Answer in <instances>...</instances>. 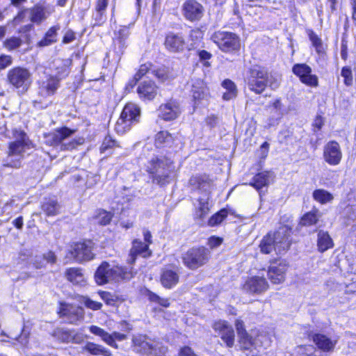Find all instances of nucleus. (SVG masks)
Here are the masks:
<instances>
[{
  "mask_svg": "<svg viewBox=\"0 0 356 356\" xmlns=\"http://www.w3.org/2000/svg\"><path fill=\"white\" fill-rule=\"evenodd\" d=\"M165 46L172 52H179L184 50L185 42L181 34L170 33L165 38Z\"/></svg>",
  "mask_w": 356,
  "mask_h": 356,
  "instance_id": "obj_25",
  "label": "nucleus"
},
{
  "mask_svg": "<svg viewBox=\"0 0 356 356\" xmlns=\"http://www.w3.org/2000/svg\"><path fill=\"white\" fill-rule=\"evenodd\" d=\"M269 176V172H259L253 177L252 181L250 183V185L259 191L268 184Z\"/></svg>",
  "mask_w": 356,
  "mask_h": 356,
  "instance_id": "obj_42",
  "label": "nucleus"
},
{
  "mask_svg": "<svg viewBox=\"0 0 356 356\" xmlns=\"http://www.w3.org/2000/svg\"><path fill=\"white\" fill-rule=\"evenodd\" d=\"M307 33L309 40L311 41L312 46L314 47L316 54L320 56H323L325 54L326 51L321 38L312 30H309Z\"/></svg>",
  "mask_w": 356,
  "mask_h": 356,
  "instance_id": "obj_39",
  "label": "nucleus"
},
{
  "mask_svg": "<svg viewBox=\"0 0 356 356\" xmlns=\"http://www.w3.org/2000/svg\"><path fill=\"white\" fill-rule=\"evenodd\" d=\"M83 302L86 307L92 310H99L102 307V304L101 302L94 301L90 298H86Z\"/></svg>",
  "mask_w": 356,
  "mask_h": 356,
  "instance_id": "obj_59",
  "label": "nucleus"
},
{
  "mask_svg": "<svg viewBox=\"0 0 356 356\" xmlns=\"http://www.w3.org/2000/svg\"><path fill=\"white\" fill-rule=\"evenodd\" d=\"M291 229L286 226L280 227L275 232L271 234V238L275 245L277 254H284L290 248Z\"/></svg>",
  "mask_w": 356,
  "mask_h": 356,
  "instance_id": "obj_9",
  "label": "nucleus"
},
{
  "mask_svg": "<svg viewBox=\"0 0 356 356\" xmlns=\"http://www.w3.org/2000/svg\"><path fill=\"white\" fill-rule=\"evenodd\" d=\"M259 248L264 254H270L273 250L275 251V245L273 239L271 238V233L264 236L260 242Z\"/></svg>",
  "mask_w": 356,
  "mask_h": 356,
  "instance_id": "obj_45",
  "label": "nucleus"
},
{
  "mask_svg": "<svg viewBox=\"0 0 356 356\" xmlns=\"http://www.w3.org/2000/svg\"><path fill=\"white\" fill-rule=\"evenodd\" d=\"M147 296L148 297V299L153 302H156L161 306H163L164 307H168L170 305L169 300L167 298H161L156 293L148 291Z\"/></svg>",
  "mask_w": 356,
  "mask_h": 356,
  "instance_id": "obj_53",
  "label": "nucleus"
},
{
  "mask_svg": "<svg viewBox=\"0 0 356 356\" xmlns=\"http://www.w3.org/2000/svg\"><path fill=\"white\" fill-rule=\"evenodd\" d=\"M159 116L165 121L177 119L181 113L180 103L176 99H170L161 104L159 108Z\"/></svg>",
  "mask_w": 356,
  "mask_h": 356,
  "instance_id": "obj_13",
  "label": "nucleus"
},
{
  "mask_svg": "<svg viewBox=\"0 0 356 356\" xmlns=\"http://www.w3.org/2000/svg\"><path fill=\"white\" fill-rule=\"evenodd\" d=\"M92 243L90 241L75 243L70 253L76 261L81 263L92 259L95 257L92 252Z\"/></svg>",
  "mask_w": 356,
  "mask_h": 356,
  "instance_id": "obj_12",
  "label": "nucleus"
},
{
  "mask_svg": "<svg viewBox=\"0 0 356 356\" xmlns=\"http://www.w3.org/2000/svg\"><path fill=\"white\" fill-rule=\"evenodd\" d=\"M179 280V276L176 270L164 268L160 275V281L162 286L165 289H172L175 286Z\"/></svg>",
  "mask_w": 356,
  "mask_h": 356,
  "instance_id": "obj_27",
  "label": "nucleus"
},
{
  "mask_svg": "<svg viewBox=\"0 0 356 356\" xmlns=\"http://www.w3.org/2000/svg\"><path fill=\"white\" fill-rule=\"evenodd\" d=\"M76 39L75 33L72 30H67L63 38V44H68L73 42Z\"/></svg>",
  "mask_w": 356,
  "mask_h": 356,
  "instance_id": "obj_61",
  "label": "nucleus"
},
{
  "mask_svg": "<svg viewBox=\"0 0 356 356\" xmlns=\"http://www.w3.org/2000/svg\"><path fill=\"white\" fill-rule=\"evenodd\" d=\"M54 12V8L49 4L38 3L30 10L31 21L39 24L46 19L48 16Z\"/></svg>",
  "mask_w": 356,
  "mask_h": 356,
  "instance_id": "obj_21",
  "label": "nucleus"
},
{
  "mask_svg": "<svg viewBox=\"0 0 356 356\" xmlns=\"http://www.w3.org/2000/svg\"><path fill=\"white\" fill-rule=\"evenodd\" d=\"M57 257L53 251L49 250L42 254H37L31 259V264L36 269L45 268L47 264H56Z\"/></svg>",
  "mask_w": 356,
  "mask_h": 356,
  "instance_id": "obj_23",
  "label": "nucleus"
},
{
  "mask_svg": "<svg viewBox=\"0 0 356 356\" xmlns=\"http://www.w3.org/2000/svg\"><path fill=\"white\" fill-rule=\"evenodd\" d=\"M204 9L202 4L195 0H187L181 6V13L185 19L190 22L200 20L203 17Z\"/></svg>",
  "mask_w": 356,
  "mask_h": 356,
  "instance_id": "obj_10",
  "label": "nucleus"
},
{
  "mask_svg": "<svg viewBox=\"0 0 356 356\" xmlns=\"http://www.w3.org/2000/svg\"><path fill=\"white\" fill-rule=\"evenodd\" d=\"M238 338L241 348L244 350H250L252 356L258 353L257 348L259 347L264 346L262 340L266 339V337L262 334H259L255 339H253L247 332L238 336Z\"/></svg>",
  "mask_w": 356,
  "mask_h": 356,
  "instance_id": "obj_15",
  "label": "nucleus"
},
{
  "mask_svg": "<svg viewBox=\"0 0 356 356\" xmlns=\"http://www.w3.org/2000/svg\"><path fill=\"white\" fill-rule=\"evenodd\" d=\"M320 215L317 211H312L305 213L301 218L300 224L304 226L314 225L318 220Z\"/></svg>",
  "mask_w": 356,
  "mask_h": 356,
  "instance_id": "obj_48",
  "label": "nucleus"
},
{
  "mask_svg": "<svg viewBox=\"0 0 356 356\" xmlns=\"http://www.w3.org/2000/svg\"><path fill=\"white\" fill-rule=\"evenodd\" d=\"M151 254L152 252L149 249L148 244H145L138 239H134L127 262L131 266L135 263L138 256L140 255L145 258L150 257Z\"/></svg>",
  "mask_w": 356,
  "mask_h": 356,
  "instance_id": "obj_18",
  "label": "nucleus"
},
{
  "mask_svg": "<svg viewBox=\"0 0 356 356\" xmlns=\"http://www.w3.org/2000/svg\"><path fill=\"white\" fill-rule=\"evenodd\" d=\"M228 215V211L226 209H222L216 214L212 216L209 220V225L210 226H216L219 225Z\"/></svg>",
  "mask_w": 356,
  "mask_h": 356,
  "instance_id": "obj_51",
  "label": "nucleus"
},
{
  "mask_svg": "<svg viewBox=\"0 0 356 356\" xmlns=\"http://www.w3.org/2000/svg\"><path fill=\"white\" fill-rule=\"evenodd\" d=\"M136 274V272L134 270L133 267L113 266V282H115L129 281Z\"/></svg>",
  "mask_w": 356,
  "mask_h": 356,
  "instance_id": "obj_31",
  "label": "nucleus"
},
{
  "mask_svg": "<svg viewBox=\"0 0 356 356\" xmlns=\"http://www.w3.org/2000/svg\"><path fill=\"white\" fill-rule=\"evenodd\" d=\"M101 298L105 302L106 304L109 305H113L115 303V299L113 296L107 291H100L99 293Z\"/></svg>",
  "mask_w": 356,
  "mask_h": 356,
  "instance_id": "obj_58",
  "label": "nucleus"
},
{
  "mask_svg": "<svg viewBox=\"0 0 356 356\" xmlns=\"http://www.w3.org/2000/svg\"><path fill=\"white\" fill-rule=\"evenodd\" d=\"M267 86L272 90L278 88L281 82V76L275 73L269 72L266 69V76L264 78Z\"/></svg>",
  "mask_w": 356,
  "mask_h": 356,
  "instance_id": "obj_47",
  "label": "nucleus"
},
{
  "mask_svg": "<svg viewBox=\"0 0 356 356\" xmlns=\"http://www.w3.org/2000/svg\"><path fill=\"white\" fill-rule=\"evenodd\" d=\"M59 314L60 316H67L74 314L73 316L69 317L70 323H75L77 321L83 318L81 309L79 308H74L70 305L61 304Z\"/></svg>",
  "mask_w": 356,
  "mask_h": 356,
  "instance_id": "obj_35",
  "label": "nucleus"
},
{
  "mask_svg": "<svg viewBox=\"0 0 356 356\" xmlns=\"http://www.w3.org/2000/svg\"><path fill=\"white\" fill-rule=\"evenodd\" d=\"M6 79L8 83L22 94L28 90L32 83L31 72L27 68L22 67H15L10 70Z\"/></svg>",
  "mask_w": 356,
  "mask_h": 356,
  "instance_id": "obj_6",
  "label": "nucleus"
},
{
  "mask_svg": "<svg viewBox=\"0 0 356 356\" xmlns=\"http://www.w3.org/2000/svg\"><path fill=\"white\" fill-rule=\"evenodd\" d=\"M13 63V58L10 56L1 55L0 56V70L6 69Z\"/></svg>",
  "mask_w": 356,
  "mask_h": 356,
  "instance_id": "obj_60",
  "label": "nucleus"
},
{
  "mask_svg": "<svg viewBox=\"0 0 356 356\" xmlns=\"http://www.w3.org/2000/svg\"><path fill=\"white\" fill-rule=\"evenodd\" d=\"M60 29L59 26L51 27L46 33L44 37L38 42L39 47L49 46L56 42L57 31Z\"/></svg>",
  "mask_w": 356,
  "mask_h": 356,
  "instance_id": "obj_40",
  "label": "nucleus"
},
{
  "mask_svg": "<svg viewBox=\"0 0 356 356\" xmlns=\"http://www.w3.org/2000/svg\"><path fill=\"white\" fill-rule=\"evenodd\" d=\"M83 349L91 355H104L111 356L112 354L108 349L105 348L101 345L88 341L83 347Z\"/></svg>",
  "mask_w": 356,
  "mask_h": 356,
  "instance_id": "obj_37",
  "label": "nucleus"
},
{
  "mask_svg": "<svg viewBox=\"0 0 356 356\" xmlns=\"http://www.w3.org/2000/svg\"><path fill=\"white\" fill-rule=\"evenodd\" d=\"M65 277L74 285L84 286L86 284V277L83 270L79 268H69L65 271Z\"/></svg>",
  "mask_w": 356,
  "mask_h": 356,
  "instance_id": "obj_30",
  "label": "nucleus"
},
{
  "mask_svg": "<svg viewBox=\"0 0 356 356\" xmlns=\"http://www.w3.org/2000/svg\"><path fill=\"white\" fill-rule=\"evenodd\" d=\"M22 40L19 38L13 37L9 39H7L4 42V45L6 49L10 51L16 49L19 47L22 44Z\"/></svg>",
  "mask_w": 356,
  "mask_h": 356,
  "instance_id": "obj_54",
  "label": "nucleus"
},
{
  "mask_svg": "<svg viewBox=\"0 0 356 356\" xmlns=\"http://www.w3.org/2000/svg\"><path fill=\"white\" fill-rule=\"evenodd\" d=\"M211 40L224 52L236 51L240 47L239 38L232 32H215L211 36Z\"/></svg>",
  "mask_w": 356,
  "mask_h": 356,
  "instance_id": "obj_8",
  "label": "nucleus"
},
{
  "mask_svg": "<svg viewBox=\"0 0 356 356\" xmlns=\"http://www.w3.org/2000/svg\"><path fill=\"white\" fill-rule=\"evenodd\" d=\"M137 92L141 99L152 100L157 94V86L152 81H144L138 86Z\"/></svg>",
  "mask_w": 356,
  "mask_h": 356,
  "instance_id": "obj_28",
  "label": "nucleus"
},
{
  "mask_svg": "<svg viewBox=\"0 0 356 356\" xmlns=\"http://www.w3.org/2000/svg\"><path fill=\"white\" fill-rule=\"evenodd\" d=\"M172 141V136L166 131H159L155 136V145L158 147L170 145Z\"/></svg>",
  "mask_w": 356,
  "mask_h": 356,
  "instance_id": "obj_43",
  "label": "nucleus"
},
{
  "mask_svg": "<svg viewBox=\"0 0 356 356\" xmlns=\"http://www.w3.org/2000/svg\"><path fill=\"white\" fill-rule=\"evenodd\" d=\"M180 356H196L191 348L184 346L180 349Z\"/></svg>",
  "mask_w": 356,
  "mask_h": 356,
  "instance_id": "obj_64",
  "label": "nucleus"
},
{
  "mask_svg": "<svg viewBox=\"0 0 356 356\" xmlns=\"http://www.w3.org/2000/svg\"><path fill=\"white\" fill-rule=\"evenodd\" d=\"M323 157L325 161L330 165H338L342 158V153L339 143L335 141L329 142L324 147Z\"/></svg>",
  "mask_w": 356,
  "mask_h": 356,
  "instance_id": "obj_19",
  "label": "nucleus"
},
{
  "mask_svg": "<svg viewBox=\"0 0 356 356\" xmlns=\"http://www.w3.org/2000/svg\"><path fill=\"white\" fill-rule=\"evenodd\" d=\"M60 79L54 75H49L40 83L38 93L40 96L47 97L56 93L60 87Z\"/></svg>",
  "mask_w": 356,
  "mask_h": 356,
  "instance_id": "obj_20",
  "label": "nucleus"
},
{
  "mask_svg": "<svg viewBox=\"0 0 356 356\" xmlns=\"http://www.w3.org/2000/svg\"><path fill=\"white\" fill-rule=\"evenodd\" d=\"M140 118V107L134 103H127L115 124V131L118 134H123L130 129L133 124L138 122Z\"/></svg>",
  "mask_w": 356,
  "mask_h": 356,
  "instance_id": "obj_5",
  "label": "nucleus"
},
{
  "mask_svg": "<svg viewBox=\"0 0 356 356\" xmlns=\"http://www.w3.org/2000/svg\"><path fill=\"white\" fill-rule=\"evenodd\" d=\"M312 340L319 349L325 352L333 350L337 343V339H331L320 333L314 334Z\"/></svg>",
  "mask_w": 356,
  "mask_h": 356,
  "instance_id": "obj_26",
  "label": "nucleus"
},
{
  "mask_svg": "<svg viewBox=\"0 0 356 356\" xmlns=\"http://www.w3.org/2000/svg\"><path fill=\"white\" fill-rule=\"evenodd\" d=\"M134 350L141 354H150L153 350V346L147 341L145 335H136L132 339Z\"/></svg>",
  "mask_w": 356,
  "mask_h": 356,
  "instance_id": "obj_29",
  "label": "nucleus"
},
{
  "mask_svg": "<svg viewBox=\"0 0 356 356\" xmlns=\"http://www.w3.org/2000/svg\"><path fill=\"white\" fill-rule=\"evenodd\" d=\"M213 330L218 333L222 340L227 347H232L234 344V332L232 327L225 321H219L213 323Z\"/></svg>",
  "mask_w": 356,
  "mask_h": 356,
  "instance_id": "obj_17",
  "label": "nucleus"
},
{
  "mask_svg": "<svg viewBox=\"0 0 356 356\" xmlns=\"http://www.w3.org/2000/svg\"><path fill=\"white\" fill-rule=\"evenodd\" d=\"M108 0H98L96 6V10L99 16V20L103 19L106 9L108 6Z\"/></svg>",
  "mask_w": 356,
  "mask_h": 356,
  "instance_id": "obj_55",
  "label": "nucleus"
},
{
  "mask_svg": "<svg viewBox=\"0 0 356 356\" xmlns=\"http://www.w3.org/2000/svg\"><path fill=\"white\" fill-rule=\"evenodd\" d=\"M341 76L344 78V83L347 86H350L352 83V71L348 67H343L341 70Z\"/></svg>",
  "mask_w": 356,
  "mask_h": 356,
  "instance_id": "obj_57",
  "label": "nucleus"
},
{
  "mask_svg": "<svg viewBox=\"0 0 356 356\" xmlns=\"http://www.w3.org/2000/svg\"><path fill=\"white\" fill-rule=\"evenodd\" d=\"M72 64V60L67 59H57L54 62V67L56 72L55 75L60 80L65 78L70 73V67Z\"/></svg>",
  "mask_w": 356,
  "mask_h": 356,
  "instance_id": "obj_34",
  "label": "nucleus"
},
{
  "mask_svg": "<svg viewBox=\"0 0 356 356\" xmlns=\"http://www.w3.org/2000/svg\"><path fill=\"white\" fill-rule=\"evenodd\" d=\"M113 266L108 262H102L97 269L95 279L99 285H102L109 282H113Z\"/></svg>",
  "mask_w": 356,
  "mask_h": 356,
  "instance_id": "obj_22",
  "label": "nucleus"
},
{
  "mask_svg": "<svg viewBox=\"0 0 356 356\" xmlns=\"http://www.w3.org/2000/svg\"><path fill=\"white\" fill-rule=\"evenodd\" d=\"M208 200L209 197L199 199V207L196 212V217L203 219L207 215L209 211Z\"/></svg>",
  "mask_w": 356,
  "mask_h": 356,
  "instance_id": "obj_49",
  "label": "nucleus"
},
{
  "mask_svg": "<svg viewBox=\"0 0 356 356\" xmlns=\"http://www.w3.org/2000/svg\"><path fill=\"white\" fill-rule=\"evenodd\" d=\"M41 209L47 216H55L60 213V206L55 197H44Z\"/></svg>",
  "mask_w": 356,
  "mask_h": 356,
  "instance_id": "obj_32",
  "label": "nucleus"
},
{
  "mask_svg": "<svg viewBox=\"0 0 356 356\" xmlns=\"http://www.w3.org/2000/svg\"><path fill=\"white\" fill-rule=\"evenodd\" d=\"M198 56H199L200 60L204 61V65L205 66L209 65V63L207 61L211 57V54L209 52H208L205 50H201V51H198Z\"/></svg>",
  "mask_w": 356,
  "mask_h": 356,
  "instance_id": "obj_62",
  "label": "nucleus"
},
{
  "mask_svg": "<svg viewBox=\"0 0 356 356\" xmlns=\"http://www.w3.org/2000/svg\"><path fill=\"white\" fill-rule=\"evenodd\" d=\"M210 251L203 246L192 248L182 254L184 264L191 270H195L207 263Z\"/></svg>",
  "mask_w": 356,
  "mask_h": 356,
  "instance_id": "obj_7",
  "label": "nucleus"
},
{
  "mask_svg": "<svg viewBox=\"0 0 356 356\" xmlns=\"http://www.w3.org/2000/svg\"><path fill=\"white\" fill-rule=\"evenodd\" d=\"M116 145V141L113 140L110 136H108L105 137L101 147L100 150L101 152L104 153L107 150H108L110 148H112L113 147Z\"/></svg>",
  "mask_w": 356,
  "mask_h": 356,
  "instance_id": "obj_56",
  "label": "nucleus"
},
{
  "mask_svg": "<svg viewBox=\"0 0 356 356\" xmlns=\"http://www.w3.org/2000/svg\"><path fill=\"white\" fill-rule=\"evenodd\" d=\"M222 87L226 90L222 95V99L225 101L231 100L237 96L238 90L236 84L230 79H225L221 83Z\"/></svg>",
  "mask_w": 356,
  "mask_h": 356,
  "instance_id": "obj_38",
  "label": "nucleus"
},
{
  "mask_svg": "<svg viewBox=\"0 0 356 356\" xmlns=\"http://www.w3.org/2000/svg\"><path fill=\"white\" fill-rule=\"evenodd\" d=\"M292 71L299 77L300 81L307 86L316 87L318 79L316 75L312 74V68L305 63H297L293 66Z\"/></svg>",
  "mask_w": 356,
  "mask_h": 356,
  "instance_id": "obj_11",
  "label": "nucleus"
},
{
  "mask_svg": "<svg viewBox=\"0 0 356 356\" xmlns=\"http://www.w3.org/2000/svg\"><path fill=\"white\" fill-rule=\"evenodd\" d=\"M314 199L321 204H326L333 200V195L324 189H317L313 192Z\"/></svg>",
  "mask_w": 356,
  "mask_h": 356,
  "instance_id": "obj_46",
  "label": "nucleus"
},
{
  "mask_svg": "<svg viewBox=\"0 0 356 356\" xmlns=\"http://www.w3.org/2000/svg\"><path fill=\"white\" fill-rule=\"evenodd\" d=\"M266 76V68L255 65L248 70L244 76V82L250 91L257 95H260L267 87V83L264 79Z\"/></svg>",
  "mask_w": 356,
  "mask_h": 356,
  "instance_id": "obj_4",
  "label": "nucleus"
},
{
  "mask_svg": "<svg viewBox=\"0 0 356 356\" xmlns=\"http://www.w3.org/2000/svg\"><path fill=\"white\" fill-rule=\"evenodd\" d=\"M334 245L332 239L327 232L320 230L318 232L317 246L320 252H323Z\"/></svg>",
  "mask_w": 356,
  "mask_h": 356,
  "instance_id": "obj_36",
  "label": "nucleus"
},
{
  "mask_svg": "<svg viewBox=\"0 0 356 356\" xmlns=\"http://www.w3.org/2000/svg\"><path fill=\"white\" fill-rule=\"evenodd\" d=\"M52 336L60 342L80 344L84 341L81 333L64 328L58 327L52 332Z\"/></svg>",
  "mask_w": 356,
  "mask_h": 356,
  "instance_id": "obj_14",
  "label": "nucleus"
},
{
  "mask_svg": "<svg viewBox=\"0 0 356 356\" xmlns=\"http://www.w3.org/2000/svg\"><path fill=\"white\" fill-rule=\"evenodd\" d=\"M112 214L110 212H108L105 210H99L97 212V214L95 216V219L97 222L102 225H106L110 223L112 219Z\"/></svg>",
  "mask_w": 356,
  "mask_h": 356,
  "instance_id": "obj_50",
  "label": "nucleus"
},
{
  "mask_svg": "<svg viewBox=\"0 0 356 356\" xmlns=\"http://www.w3.org/2000/svg\"><path fill=\"white\" fill-rule=\"evenodd\" d=\"M15 140L9 144L8 156L5 165L19 168L21 166V160L27 149L33 147V144L26 134L22 130L13 131Z\"/></svg>",
  "mask_w": 356,
  "mask_h": 356,
  "instance_id": "obj_1",
  "label": "nucleus"
},
{
  "mask_svg": "<svg viewBox=\"0 0 356 356\" xmlns=\"http://www.w3.org/2000/svg\"><path fill=\"white\" fill-rule=\"evenodd\" d=\"M268 289V282L264 277L259 276L248 278L243 286L244 291L250 294H261Z\"/></svg>",
  "mask_w": 356,
  "mask_h": 356,
  "instance_id": "obj_16",
  "label": "nucleus"
},
{
  "mask_svg": "<svg viewBox=\"0 0 356 356\" xmlns=\"http://www.w3.org/2000/svg\"><path fill=\"white\" fill-rule=\"evenodd\" d=\"M115 35V48L118 49V53L122 54L124 49L127 47L126 40L129 35V27L126 26H121Z\"/></svg>",
  "mask_w": 356,
  "mask_h": 356,
  "instance_id": "obj_33",
  "label": "nucleus"
},
{
  "mask_svg": "<svg viewBox=\"0 0 356 356\" xmlns=\"http://www.w3.org/2000/svg\"><path fill=\"white\" fill-rule=\"evenodd\" d=\"M74 133L67 127H63L56 129L51 134H49L47 138V143L50 145L58 147L61 151H69L75 149L79 145L82 144L83 140L70 139V137Z\"/></svg>",
  "mask_w": 356,
  "mask_h": 356,
  "instance_id": "obj_3",
  "label": "nucleus"
},
{
  "mask_svg": "<svg viewBox=\"0 0 356 356\" xmlns=\"http://www.w3.org/2000/svg\"><path fill=\"white\" fill-rule=\"evenodd\" d=\"M286 269V265L282 262L270 266L268 271V279L273 284H280L283 282Z\"/></svg>",
  "mask_w": 356,
  "mask_h": 356,
  "instance_id": "obj_24",
  "label": "nucleus"
},
{
  "mask_svg": "<svg viewBox=\"0 0 356 356\" xmlns=\"http://www.w3.org/2000/svg\"><path fill=\"white\" fill-rule=\"evenodd\" d=\"M222 242V239L219 237L211 236L208 239V245L211 248L218 247Z\"/></svg>",
  "mask_w": 356,
  "mask_h": 356,
  "instance_id": "obj_63",
  "label": "nucleus"
},
{
  "mask_svg": "<svg viewBox=\"0 0 356 356\" xmlns=\"http://www.w3.org/2000/svg\"><path fill=\"white\" fill-rule=\"evenodd\" d=\"M190 183L191 185H195L200 189L207 191L210 187V181L207 178L203 177H194L191 178Z\"/></svg>",
  "mask_w": 356,
  "mask_h": 356,
  "instance_id": "obj_52",
  "label": "nucleus"
},
{
  "mask_svg": "<svg viewBox=\"0 0 356 356\" xmlns=\"http://www.w3.org/2000/svg\"><path fill=\"white\" fill-rule=\"evenodd\" d=\"M89 330L91 333L99 336L102 338V339L108 345L111 346V347L118 348V345L115 343V341H113L112 340L111 337L110 336V334L106 332L102 328L97 327L96 325H91L89 327Z\"/></svg>",
  "mask_w": 356,
  "mask_h": 356,
  "instance_id": "obj_41",
  "label": "nucleus"
},
{
  "mask_svg": "<svg viewBox=\"0 0 356 356\" xmlns=\"http://www.w3.org/2000/svg\"><path fill=\"white\" fill-rule=\"evenodd\" d=\"M147 171L152 175L154 182L165 185L168 182L170 175L174 171L173 162L165 156H153L147 163Z\"/></svg>",
  "mask_w": 356,
  "mask_h": 356,
  "instance_id": "obj_2",
  "label": "nucleus"
},
{
  "mask_svg": "<svg viewBox=\"0 0 356 356\" xmlns=\"http://www.w3.org/2000/svg\"><path fill=\"white\" fill-rule=\"evenodd\" d=\"M191 94L194 101H199L204 98L205 95V87L201 80H196L192 84Z\"/></svg>",
  "mask_w": 356,
  "mask_h": 356,
  "instance_id": "obj_44",
  "label": "nucleus"
}]
</instances>
